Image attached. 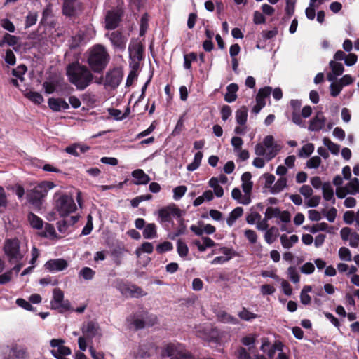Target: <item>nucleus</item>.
Segmentation results:
<instances>
[{
	"mask_svg": "<svg viewBox=\"0 0 359 359\" xmlns=\"http://www.w3.org/2000/svg\"><path fill=\"white\" fill-rule=\"evenodd\" d=\"M25 97L35 104H40L43 102V96L36 91H28L25 94Z\"/></svg>",
	"mask_w": 359,
	"mask_h": 359,
	"instance_id": "obj_44",
	"label": "nucleus"
},
{
	"mask_svg": "<svg viewBox=\"0 0 359 359\" xmlns=\"http://www.w3.org/2000/svg\"><path fill=\"white\" fill-rule=\"evenodd\" d=\"M109 55L106 48L100 44L94 46L89 52L88 63L94 72H101L107 67Z\"/></svg>",
	"mask_w": 359,
	"mask_h": 359,
	"instance_id": "obj_2",
	"label": "nucleus"
},
{
	"mask_svg": "<svg viewBox=\"0 0 359 359\" xmlns=\"http://www.w3.org/2000/svg\"><path fill=\"white\" fill-rule=\"evenodd\" d=\"M193 244L200 252H205L208 248L216 245L215 242L209 237H202V241L194 240Z\"/></svg>",
	"mask_w": 359,
	"mask_h": 359,
	"instance_id": "obj_30",
	"label": "nucleus"
},
{
	"mask_svg": "<svg viewBox=\"0 0 359 359\" xmlns=\"http://www.w3.org/2000/svg\"><path fill=\"white\" fill-rule=\"evenodd\" d=\"M197 60V55L196 53L191 52L188 54L184 55V68L186 69H191V63L193 62L196 61Z\"/></svg>",
	"mask_w": 359,
	"mask_h": 359,
	"instance_id": "obj_47",
	"label": "nucleus"
},
{
	"mask_svg": "<svg viewBox=\"0 0 359 359\" xmlns=\"http://www.w3.org/2000/svg\"><path fill=\"white\" fill-rule=\"evenodd\" d=\"M244 236L251 244L256 243L257 242V234L253 230L245 229L244 231Z\"/></svg>",
	"mask_w": 359,
	"mask_h": 359,
	"instance_id": "obj_57",
	"label": "nucleus"
},
{
	"mask_svg": "<svg viewBox=\"0 0 359 359\" xmlns=\"http://www.w3.org/2000/svg\"><path fill=\"white\" fill-rule=\"evenodd\" d=\"M183 211L178 207L175 205H171L158 211V219L160 223L165 224V226H167V223H171L172 226H175L172 219L183 216Z\"/></svg>",
	"mask_w": 359,
	"mask_h": 359,
	"instance_id": "obj_8",
	"label": "nucleus"
},
{
	"mask_svg": "<svg viewBox=\"0 0 359 359\" xmlns=\"http://www.w3.org/2000/svg\"><path fill=\"white\" fill-rule=\"evenodd\" d=\"M28 220L29 222L30 225L36 229H40L43 226V221L42 219L33 213H29L28 215Z\"/></svg>",
	"mask_w": 359,
	"mask_h": 359,
	"instance_id": "obj_45",
	"label": "nucleus"
},
{
	"mask_svg": "<svg viewBox=\"0 0 359 359\" xmlns=\"http://www.w3.org/2000/svg\"><path fill=\"white\" fill-rule=\"evenodd\" d=\"M66 74L69 82L79 90H83L90 85L93 75L86 66L73 62L67 67Z\"/></svg>",
	"mask_w": 359,
	"mask_h": 359,
	"instance_id": "obj_1",
	"label": "nucleus"
},
{
	"mask_svg": "<svg viewBox=\"0 0 359 359\" xmlns=\"http://www.w3.org/2000/svg\"><path fill=\"white\" fill-rule=\"evenodd\" d=\"M281 145L278 144L271 135H266L262 143L255 147V153L257 156H264L268 161H271L281 150Z\"/></svg>",
	"mask_w": 359,
	"mask_h": 359,
	"instance_id": "obj_3",
	"label": "nucleus"
},
{
	"mask_svg": "<svg viewBox=\"0 0 359 359\" xmlns=\"http://www.w3.org/2000/svg\"><path fill=\"white\" fill-rule=\"evenodd\" d=\"M323 144L328 150L334 155H337L340 151V147L337 144L332 142L328 137H324L323 140Z\"/></svg>",
	"mask_w": 359,
	"mask_h": 359,
	"instance_id": "obj_41",
	"label": "nucleus"
},
{
	"mask_svg": "<svg viewBox=\"0 0 359 359\" xmlns=\"http://www.w3.org/2000/svg\"><path fill=\"white\" fill-rule=\"evenodd\" d=\"M121 292L126 297L137 298L145 295L142 290L134 285H124L120 287Z\"/></svg>",
	"mask_w": 359,
	"mask_h": 359,
	"instance_id": "obj_21",
	"label": "nucleus"
},
{
	"mask_svg": "<svg viewBox=\"0 0 359 359\" xmlns=\"http://www.w3.org/2000/svg\"><path fill=\"white\" fill-rule=\"evenodd\" d=\"M243 214V209L241 207H236L229 214L226 218V224L229 227L234 225L238 218Z\"/></svg>",
	"mask_w": 359,
	"mask_h": 359,
	"instance_id": "obj_32",
	"label": "nucleus"
},
{
	"mask_svg": "<svg viewBox=\"0 0 359 359\" xmlns=\"http://www.w3.org/2000/svg\"><path fill=\"white\" fill-rule=\"evenodd\" d=\"M132 177L135 179L134 184L137 185L147 184L151 180L149 176L142 169H137L132 172Z\"/></svg>",
	"mask_w": 359,
	"mask_h": 359,
	"instance_id": "obj_29",
	"label": "nucleus"
},
{
	"mask_svg": "<svg viewBox=\"0 0 359 359\" xmlns=\"http://www.w3.org/2000/svg\"><path fill=\"white\" fill-rule=\"evenodd\" d=\"M123 72L119 68H114L106 73L103 84L106 88L115 89L121 83Z\"/></svg>",
	"mask_w": 359,
	"mask_h": 359,
	"instance_id": "obj_12",
	"label": "nucleus"
},
{
	"mask_svg": "<svg viewBox=\"0 0 359 359\" xmlns=\"http://www.w3.org/2000/svg\"><path fill=\"white\" fill-rule=\"evenodd\" d=\"M299 241V238L297 235H292L290 236H287L286 235H282L280 236V241L283 247L284 248H290L295 243H297Z\"/></svg>",
	"mask_w": 359,
	"mask_h": 359,
	"instance_id": "obj_34",
	"label": "nucleus"
},
{
	"mask_svg": "<svg viewBox=\"0 0 359 359\" xmlns=\"http://www.w3.org/2000/svg\"><path fill=\"white\" fill-rule=\"evenodd\" d=\"M326 126V117L322 111H318L313 117H312L308 126V130L311 132H324Z\"/></svg>",
	"mask_w": 359,
	"mask_h": 359,
	"instance_id": "obj_19",
	"label": "nucleus"
},
{
	"mask_svg": "<svg viewBox=\"0 0 359 359\" xmlns=\"http://www.w3.org/2000/svg\"><path fill=\"white\" fill-rule=\"evenodd\" d=\"M62 13L67 16H73L76 15L79 3L77 0H62Z\"/></svg>",
	"mask_w": 359,
	"mask_h": 359,
	"instance_id": "obj_26",
	"label": "nucleus"
},
{
	"mask_svg": "<svg viewBox=\"0 0 359 359\" xmlns=\"http://www.w3.org/2000/svg\"><path fill=\"white\" fill-rule=\"evenodd\" d=\"M238 86L236 83H232L226 87V93L224 95V100L231 103L237 99V92Z\"/></svg>",
	"mask_w": 359,
	"mask_h": 359,
	"instance_id": "obj_31",
	"label": "nucleus"
},
{
	"mask_svg": "<svg viewBox=\"0 0 359 359\" xmlns=\"http://www.w3.org/2000/svg\"><path fill=\"white\" fill-rule=\"evenodd\" d=\"M27 69L24 65H21L17 67V68L13 69V75L21 81L23 80V75L26 73Z\"/></svg>",
	"mask_w": 359,
	"mask_h": 359,
	"instance_id": "obj_55",
	"label": "nucleus"
},
{
	"mask_svg": "<svg viewBox=\"0 0 359 359\" xmlns=\"http://www.w3.org/2000/svg\"><path fill=\"white\" fill-rule=\"evenodd\" d=\"M314 151V145L312 143L304 144L299 151L298 156L300 158H307Z\"/></svg>",
	"mask_w": 359,
	"mask_h": 359,
	"instance_id": "obj_43",
	"label": "nucleus"
},
{
	"mask_svg": "<svg viewBox=\"0 0 359 359\" xmlns=\"http://www.w3.org/2000/svg\"><path fill=\"white\" fill-rule=\"evenodd\" d=\"M55 186L53 182L49 181H43L39 183L33 189L27 192V196L29 203L35 207H39L48 192Z\"/></svg>",
	"mask_w": 359,
	"mask_h": 359,
	"instance_id": "obj_4",
	"label": "nucleus"
},
{
	"mask_svg": "<svg viewBox=\"0 0 359 359\" xmlns=\"http://www.w3.org/2000/svg\"><path fill=\"white\" fill-rule=\"evenodd\" d=\"M197 335L203 340L214 344H220V332L210 326H198L196 330Z\"/></svg>",
	"mask_w": 359,
	"mask_h": 359,
	"instance_id": "obj_10",
	"label": "nucleus"
},
{
	"mask_svg": "<svg viewBox=\"0 0 359 359\" xmlns=\"http://www.w3.org/2000/svg\"><path fill=\"white\" fill-rule=\"evenodd\" d=\"M252 175L250 172H245L241 176V187L244 192L243 198L241 201L243 205H248L251 203V192L252 190L253 182L251 180Z\"/></svg>",
	"mask_w": 359,
	"mask_h": 359,
	"instance_id": "obj_16",
	"label": "nucleus"
},
{
	"mask_svg": "<svg viewBox=\"0 0 359 359\" xmlns=\"http://www.w3.org/2000/svg\"><path fill=\"white\" fill-rule=\"evenodd\" d=\"M248 118V109L245 106H242L236 111V120L238 124L245 125Z\"/></svg>",
	"mask_w": 359,
	"mask_h": 359,
	"instance_id": "obj_35",
	"label": "nucleus"
},
{
	"mask_svg": "<svg viewBox=\"0 0 359 359\" xmlns=\"http://www.w3.org/2000/svg\"><path fill=\"white\" fill-rule=\"evenodd\" d=\"M215 313L216 315L217 319L218 321L223 323H229L232 325H236L238 323V319L228 313L224 310L217 309L215 310Z\"/></svg>",
	"mask_w": 359,
	"mask_h": 359,
	"instance_id": "obj_25",
	"label": "nucleus"
},
{
	"mask_svg": "<svg viewBox=\"0 0 359 359\" xmlns=\"http://www.w3.org/2000/svg\"><path fill=\"white\" fill-rule=\"evenodd\" d=\"M359 194V180L357 177L349 180L344 187H337L336 195L339 198H344L348 194Z\"/></svg>",
	"mask_w": 359,
	"mask_h": 359,
	"instance_id": "obj_13",
	"label": "nucleus"
},
{
	"mask_svg": "<svg viewBox=\"0 0 359 359\" xmlns=\"http://www.w3.org/2000/svg\"><path fill=\"white\" fill-rule=\"evenodd\" d=\"M278 236V229L275 226H272L267 229L264 234L265 241L269 244H271L276 241Z\"/></svg>",
	"mask_w": 359,
	"mask_h": 359,
	"instance_id": "obj_40",
	"label": "nucleus"
},
{
	"mask_svg": "<svg viewBox=\"0 0 359 359\" xmlns=\"http://www.w3.org/2000/svg\"><path fill=\"white\" fill-rule=\"evenodd\" d=\"M128 321L136 330H139L147 326H153L156 323L157 318L154 315H149L145 311H141L139 313L130 316L128 318Z\"/></svg>",
	"mask_w": 359,
	"mask_h": 359,
	"instance_id": "obj_7",
	"label": "nucleus"
},
{
	"mask_svg": "<svg viewBox=\"0 0 359 359\" xmlns=\"http://www.w3.org/2000/svg\"><path fill=\"white\" fill-rule=\"evenodd\" d=\"M105 36L109 39L115 49L120 50H124L126 49L128 38L123 35L119 31L108 32Z\"/></svg>",
	"mask_w": 359,
	"mask_h": 359,
	"instance_id": "obj_17",
	"label": "nucleus"
},
{
	"mask_svg": "<svg viewBox=\"0 0 359 359\" xmlns=\"http://www.w3.org/2000/svg\"><path fill=\"white\" fill-rule=\"evenodd\" d=\"M280 211L278 208L268 207L265 211V217L266 219H271L273 217L278 218Z\"/></svg>",
	"mask_w": 359,
	"mask_h": 359,
	"instance_id": "obj_59",
	"label": "nucleus"
},
{
	"mask_svg": "<svg viewBox=\"0 0 359 359\" xmlns=\"http://www.w3.org/2000/svg\"><path fill=\"white\" fill-rule=\"evenodd\" d=\"M95 275V271L91 268L85 266L82 268L78 273L79 278L85 280H91Z\"/></svg>",
	"mask_w": 359,
	"mask_h": 359,
	"instance_id": "obj_38",
	"label": "nucleus"
},
{
	"mask_svg": "<svg viewBox=\"0 0 359 359\" xmlns=\"http://www.w3.org/2000/svg\"><path fill=\"white\" fill-rule=\"evenodd\" d=\"M187 188L184 186H178L173 189V198L175 201L180 200L187 192Z\"/></svg>",
	"mask_w": 359,
	"mask_h": 359,
	"instance_id": "obj_52",
	"label": "nucleus"
},
{
	"mask_svg": "<svg viewBox=\"0 0 359 359\" xmlns=\"http://www.w3.org/2000/svg\"><path fill=\"white\" fill-rule=\"evenodd\" d=\"M129 57L135 69L138 66L139 62L143 58V47L137 40L130 41L128 46Z\"/></svg>",
	"mask_w": 359,
	"mask_h": 359,
	"instance_id": "obj_15",
	"label": "nucleus"
},
{
	"mask_svg": "<svg viewBox=\"0 0 359 359\" xmlns=\"http://www.w3.org/2000/svg\"><path fill=\"white\" fill-rule=\"evenodd\" d=\"M329 66L331 72L327 73V79L329 81H335L337 78L343 74L344 67L341 63L334 60H331L329 62Z\"/></svg>",
	"mask_w": 359,
	"mask_h": 359,
	"instance_id": "obj_23",
	"label": "nucleus"
},
{
	"mask_svg": "<svg viewBox=\"0 0 359 359\" xmlns=\"http://www.w3.org/2000/svg\"><path fill=\"white\" fill-rule=\"evenodd\" d=\"M218 252L222 253L224 255L223 256L226 257V259H228V261L236 255V252L233 250V248H229L227 247H221L219 249L213 250L212 255Z\"/></svg>",
	"mask_w": 359,
	"mask_h": 359,
	"instance_id": "obj_39",
	"label": "nucleus"
},
{
	"mask_svg": "<svg viewBox=\"0 0 359 359\" xmlns=\"http://www.w3.org/2000/svg\"><path fill=\"white\" fill-rule=\"evenodd\" d=\"M257 335L255 334H249L241 339V343L246 346H253L255 343Z\"/></svg>",
	"mask_w": 359,
	"mask_h": 359,
	"instance_id": "obj_56",
	"label": "nucleus"
},
{
	"mask_svg": "<svg viewBox=\"0 0 359 359\" xmlns=\"http://www.w3.org/2000/svg\"><path fill=\"white\" fill-rule=\"evenodd\" d=\"M177 251L181 257H186L189 252L187 245L181 240H178L177 243Z\"/></svg>",
	"mask_w": 359,
	"mask_h": 359,
	"instance_id": "obj_51",
	"label": "nucleus"
},
{
	"mask_svg": "<svg viewBox=\"0 0 359 359\" xmlns=\"http://www.w3.org/2000/svg\"><path fill=\"white\" fill-rule=\"evenodd\" d=\"M339 257L341 260L345 262H351L352 260V255L350 250L346 247H341L339 250Z\"/></svg>",
	"mask_w": 359,
	"mask_h": 359,
	"instance_id": "obj_49",
	"label": "nucleus"
},
{
	"mask_svg": "<svg viewBox=\"0 0 359 359\" xmlns=\"http://www.w3.org/2000/svg\"><path fill=\"white\" fill-rule=\"evenodd\" d=\"M173 249V245L169 241H164L156 246V251L159 254L171 251Z\"/></svg>",
	"mask_w": 359,
	"mask_h": 359,
	"instance_id": "obj_50",
	"label": "nucleus"
},
{
	"mask_svg": "<svg viewBox=\"0 0 359 359\" xmlns=\"http://www.w3.org/2000/svg\"><path fill=\"white\" fill-rule=\"evenodd\" d=\"M48 106L54 111L67 110L69 108V104L62 99L50 98L48 100Z\"/></svg>",
	"mask_w": 359,
	"mask_h": 359,
	"instance_id": "obj_28",
	"label": "nucleus"
},
{
	"mask_svg": "<svg viewBox=\"0 0 359 359\" xmlns=\"http://www.w3.org/2000/svg\"><path fill=\"white\" fill-rule=\"evenodd\" d=\"M121 13L119 10H111L107 11L105 15V28L107 29H114L120 22Z\"/></svg>",
	"mask_w": 359,
	"mask_h": 359,
	"instance_id": "obj_20",
	"label": "nucleus"
},
{
	"mask_svg": "<svg viewBox=\"0 0 359 359\" xmlns=\"http://www.w3.org/2000/svg\"><path fill=\"white\" fill-rule=\"evenodd\" d=\"M149 18L148 15L144 13L140 19V35L141 36H144L146 33L149 24H148Z\"/></svg>",
	"mask_w": 359,
	"mask_h": 359,
	"instance_id": "obj_53",
	"label": "nucleus"
},
{
	"mask_svg": "<svg viewBox=\"0 0 359 359\" xmlns=\"http://www.w3.org/2000/svg\"><path fill=\"white\" fill-rule=\"evenodd\" d=\"M162 357H169L170 359H191V354L185 347L180 343L166 344L161 351Z\"/></svg>",
	"mask_w": 359,
	"mask_h": 359,
	"instance_id": "obj_5",
	"label": "nucleus"
},
{
	"mask_svg": "<svg viewBox=\"0 0 359 359\" xmlns=\"http://www.w3.org/2000/svg\"><path fill=\"white\" fill-rule=\"evenodd\" d=\"M283 348V344L280 341H276L273 344H271L268 339L263 338L262 339L260 350L266 353L269 358H273L276 351H282Z\"/></svg>",
	"mask_w": 359,
	"mask_h": 359,
	"instance_id": "obj_18",
	"label": "nucleus"
},
{
	"mask_svg": "<svg viewBox=\"0 0 359 359\" xmlns=\"http://www.w3.org/2000/svg\"><path fill=\"white\" fill-rule=\"evenodd\" d=\"M176 220L177 222V226L176 227L172 226L173 231L170 233L168 235V237L172 240H174L176 237L184 234L187 229V226L184 223V219L182 218V216L177 217Z\"/></svg>",
	"mask_w": 359,
	"mask_h": 359,
	"instance_id": "obj_27",
	"label": "nucleus"
},
{
	"mask_svg": "<svg viewBox=\"0 0 359 359\" xmlns=\"http://www.w3.org/2000/svg\"><path fill=\"white\" fill-rule=\"evenodd\" d=\"M55 209L60 217H65L74 212L77 207L72 197L62 195L56 200Z\"/></svg>",
	"mask_w": 359,
	"mask_h": 359,
	"instance_id": "obj_9",
	"label": "nucleus"
},
{
	"mask_svg": "<svg viewBox=\"0 0 359 359\" xmlns=\"http://www.w3.org/2000/svg\"><path fill=\"white\" fill-rule=\"evenodd\" d=\"M142 236L145 239H153L157 237L156 225L154 223L147 224L142 231Z\"/></svg>",
	"mask_w": 359,
	"mask_h": 359,
	"instance_id": "obj_33",
	"label": "nucleus"
},
{
	"mask_svg": "<svg viewBox=\"0 0 359 359\" xmlns=\"http://www.w3.org/2000/svg\"><path fill=\"white\" fill-rule=\"evenodd\" d=\"M308 200L306 202V207L314 208L319 205L320 202V196H311L309 198H307Z\"/></svg>",
	"mask_w": 359,
	"mask_h": 359,
	"instance_id": "obj_64",
	"label": "nucleus"
},
{
	"mask_svg": "<svg viewBox=\"0 0 359 359\" xmlns=\"http://www.w3.org/2000/svg\"><path fill=\"white\" fill-rule=\"evenodd\" d=\"M287 276L288 278L293 283H298L300 280V276L299 275V273L297 270V269L294 266H290L287 269Z\"/></svg>",
	"mask_w": 359,
	"mask_h": 359,
	"instance_id": "obj_48",
	"label": "nucleus"
},
{
	"mask_svg": "<svg viewBox=\"0 0 359 359\" xmlns=\"http://www.w3.org/2000/svg\"><path fill=\"white\" fill-rule=\"evenodd\" d=\"M287 187V179L285 177L279 178L271 187V193L277 194L281 192Z\"/></svg>",
	"mask_w": 359,
	"mask_h": 359,
	"instance_id": "obj_37",
	"label": "nucleus"
},
{
	"mask_svg": "<svg viewBox=\"0 0 359 359\" xmlns=\"http://www.w3.org/2000/svg\"><path fill=\"white\" fill-rule=\"evenodd\" d=\"M321 163V159L319 156H315L309 158L306 162V167L310 169L318 168Z\"/></svg>",
	"mask_w": 359,
	"mask_h": 359,
	"instance_id": "obj_54",
	"label": "nucleus"
},
{
	"mask_svg": "<svg viewBox=\"0 0 359 359\" xmlns=\"http://www.w3.org/2000/svg\"><path fill=\"white\" fill-rule=\"evenodd\" d=\"M82 332L90 338H93L100 334V329L98 324L93 321H89L84 325L82 328Z\"/></svg>",
	"mask_w": 359,
	"mask_h": 359,
	"instance_id": "obj_24",
	"label": "nucleus"
},
{
	"mask_svg": "<svg viewBox=\"0 0 359 359\" xmlns=\"http://www.w3.org/2000/svg\"><path fill=\"white\" fill-rule=\"evenodd\" d=\"M331 84L330 86V95L332 97H337L339 95L342 90V87L337 81H331Z\"/></svg>",
	"mask_w": 359,
	"mask_h": 359,
	"instance_id": "obj_58",
	"label": "nucleus"
},
{
	"mask_svg": "<svg viewBox=\"0 0 359 359\" xmlns=\"http://www.w3.org/2000/svg\"><path fill=\"white\" fill-rule=\"evenodd\" d=\"M51 308L60 313L65 312L70 309V303L64 299V293L60 288H55L53 292V299L50 302Z\"/></svg>",
	"mask_w": 359,
	"mask_h": 359,
	"instance_id": "obj_11",
	"label": "nucleus"
},
{
	"mask_svg": "<svg viewBox=\"0 0 359 359\" xmlns=\"http://www.w3.org/2000/svg\"><path fill=\"white\" fill-rule=\"evenodd\" d=\"M341 86L343 88L344 86H348L354 82V79L350 74H345L338 81H337Z\"/></svg>",
	"mask_w": 359,
	"mask_h": 359,
	"instance_id": "obj_63",
	"label": "nucleus"
},
{
	"mask_svg": "<svg viewBox=\"0 0 359 359\" xmlns=\"http://www.w3.org/2000/svg\"><path fill=\"white\" fill-rule=\"evenodd\" d=\"M238 316L239 318L245 321H250L258 317V315L250 312L246 308L243 307L241 311L238 312Z\"/></svg>",
	"mask_w": 359,
	"mask_h": 359,
	"instance_id": "obj_46",
	"label": "nucleus"
},
{
	"mask_svg": "<svg viewBox=\"0 0 359 359\" xmlns=\"http://www.w3.org/2000/svg\"><path fill=\"white\" fill-rule=\"evenodd\" d=\"M154 250V246L151 243L144 242L140 247L137 248L135 250V255L139 257L142 253L150 254Z\"/></svg>",
	"mask_w": 359,
	"mask_h": 359,
	"instance_id": "obj_42",
	"label": "nucleus"
},
{
	"mask_svg": "<svg viewBox=\"0 0 359 359\" xmlns=\"http://www.w3.org/2000/svg\"><path fill=\"white\" fill-rule=\"evenodd\" d=\"M93 217L90 215H88V217H87V223L82 230L81 235L87 236V235L90 234L93 230Z\"/></svg>",
	"mask_w": 359,
	"mask_h": 359,
	"instance_id": "obj_61",
	"label": "nucleus"
},
{
	"mask_svg": "<svg viewBox=\"0 0 359 359\" xmlns=\"http://www.w3.org/2000/svg\"><path fill=\"white\" fill-rule=\"evenodd\" d=\"M68 262L64 259H54L46 262L45 268L50 272H57L68 267Z\"/></svg>",
	"mask_w": 359,
	"mask_h": 359,
	"instance_id": "obj_22",
	"label": "nucleus"
},
{
	"mask_svg": "<svg viewBox=\"0 0 359 359\" xmlns=\"http://www.w3.org/2000/svg\"><path fill=\"white\" fill-rule=\"evenodd\" d=\"M315 271V266L311 262H306L300 267V271L306 275L311 274Z\"/></svg>",
	"mask_w": 359,
	"mask_h": 359,
	"instance_id": "obj_62",
	"label": "nucleus"
},
{
	"mask_svg": "<svg viewBox=\"0 0 359 359\" xmlns=\"http://www.w3.org/2000/svg\"><path fill=\"white\" fill-rule=\"evenodd\" d=\"M65 341L61 339H53L50 344L54 349L51 350V354L57 359H67L65 357L72 353L71 349L64 346Z\"/></svg>",
	"mask_w": 359,
	"mask_h": 359,
	"instance_id": "obj_14",
	"label": "nucleus"
},
{
	"mask_svg": "<svg viewBox=\"0 0 359 359\" xmlns=\"http://www.w3.org/2000/svg\"><path fill=\"white\" fill-rule=\"evenodd\" d=\"M302 114H299L298 111H293L292 113V121L296 125L300 126V127H305V121L302 119Z\"/></svg>",
	"mask_w": 359,
	"mask_h": 359,
	"instance_id": "obj_60",
	"label": "nucleus"
},
{
	"mask_svg": "<svg viewBox=\"0 0 359 359\" xmlns=\"http://www.w3.org/2000/svg\"><path fill=\"white\" fill-rule=\"evenodd\" d=\"M323 198L325 201H330L334 203L335 199L334 197V190L330 183H325L322 186Z\"/></svg>",
	"mask_w": 359,
	"mask_h": 359,
	"instance_id": "obj_36",
	"label": "nucleus"
},
{
	"mask_svg": "<svg viewBox=\"0 0 359 359\" xmlns=\"http://www.w3.org/2000/svg\"><path fill=\"white\" fill-rule=\"evenodd\" d=\"M4 251L11 262H19L24 256L20 248V241L18 238L6 239Z\"/></svg>",
	"mask_w": 359,
	"mask_h": 359,
	"instance_id": "obj_6",
	"label": "nucleus"
}]
</instances>
